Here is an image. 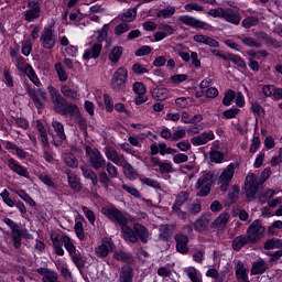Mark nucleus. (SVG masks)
Segmentation results:
<instances>
[{"label":"nucleus","instance_id":"nucleus-1","mask_svg":"<svg viewBox=\"0 0 282 282\" xmlns=\"http://www.w3.org/2000/svg\"><path fill=\"white\" fill-rule=\"evenodd\" d=\"M101 213L105 217H108L110 221H113V224H118L121 227V237L124 241H129L130 243H138V239H140L142 243L149 241V229L140 224H134L132 228L127 226L129 219H127V216H124L120 209L109 206L104 207Z\"/></svg>","mask_w":282,"mask_h":282},{"label":"nucleus","instance_id":"nucleus-2","mask_svg":"<svg viewBox=\"0 0 282 282\" xmlns=\"http://www.w3.org/2000/svg\"><path fill=\"white\" fill-rule=\"evenodd\" d=\"M213 184H215V174L212 172L203 173L195 184V188L198 191L197 196L208 197V195H210Z\"/></svg>","mask_w":282,"mask_h":282},{"label":"nucleus","instance_id":"nucleus-3","mask_svg":"<svg viewBox=\"0 0 282 282\" xmlns=\"http://www.w3.org/2000/svg\"><path fill=\"white\" fill-rule=\"evenodd\" d=\"M2 223L10 228L13 246L17 250H19V248H21L22 237H28V229H21V227L17 225L14 220L8 217L2 218Z\"/></svg>","mask_w":282,"mask_h":282},{"label":"nucleus","instance_id":"nucleus-4","mask_svg":"<svg viewBox=\"0 0 282 282\" xmlns=\"http://www.w3.org/2000/svg\"><path fill=\"white\" fill-rule=\"evenodd\" d=\"M237 166V163H230L218 176L217 184L223 193H226V191L230 188V182H232V178L235 177Z\"/></svg>","mask_w":282,"mask_h":282},{"label":"nucleus","instance_id":"nucleus-5","mask_svg":"<svg viewBox=\"0 0 282 282\" xmlns=\"http://www.w3.org/2000/svg\"><path fill=\"white\" fill-rule=\"evenodd\" d=\"M86 156L90 166H93L95 171H100V169H105V166H107V160L98 149H91L89 145L86 147Z\"/></svg>","mask_w":282,"mask_h":282},{"label":"nucleus","instance_id":"nucleus-6","mask_svg":"<svg viewBox=\"0 0 282 282\" xmlns=\"http://www.w3.org/2000/svg\"><path fill=\"white\" fill-rule=\"evenodd\" d=\"M265 227L261 224V220H254L247 229V237L250 243H259L263 238Z\"/></svg>","mask_w":282,"mask_h":282},{"label":"nucleus","instance_id":"nucleus-7","mask_svg":"<svg viewBox=\"0 0 282 282\" xmlns=\"http://www.w3.org/2000/svg\"><path fill=\"white\" fill-rule=\"evenodd\" d=\"M188 197H191V194L188 192H181L176 195L175 202L172 206V213L178 217V219H182L185 221L187 219L186 212L182 210V206L188 202Z\"/></svg>","mask_w":282,"mask_h":282},{"label":"nucleus","instance_id":"nucleus-8","mask_svg":"<svg viewBox=\"0 0 282 282\" xmlns=\"http://www.w3.org/2000/svg\"><path fill=\"white\" fill-rule=\"evenodd\" d=\"M26 8H29V10L24 12L26 23H34V21L41 19V0L29 1Z\"/></svg>","mask_w":282,"mask_h":282},{"label":"nucleus","instance_id":"nucleus-9","mask_svg":"<svg viewBox=\"0 0 282 282\" xmlns=\"http://www.w3.org/2000/svg\"><path fill=\"white\" fill-rule=\"evenodd\" d=\"M25 88L36 109H43L45 101L47 100V94L41 87H37L35 90L26 84Z\"/></svg>","mask_w":282,"mask_h":282},{"label":"nucleus","instance_id":"nucleus-10","mask_svg":"<svg viewBox=\"0 0 282 282\" xmlns=\"http://www.w3.org/2000/svg\"><path fill=\"white\" fill-rule=\"evenodd\" d=\"M128 78V72L124 67H119L115 70L111 80H110V87L113 91H120L122 87L124 86V83H127Z\"/></svg>","mask_w":282,"mask_h":282},{"label":"nucleus","instance_id":"nucleus-11","mask_svg":"<svg viewBox=\"0 0 282 282\" xmlns=\"http://www.w3.org/2000/svg\"><path fill=\"white\" fill-rule=\"evenodd\" d=\"M40 41L44 50H54L56 46V36L54 35V30L51 26L43 29Z\"/></svg>","mask_w":282,"mask_h":282},{"label":"nucleus","instance_id":"nucleus-12","mask_svg":"<svg viewBox=\"0 0 282 282\" xmlns=\"http://www.w3.org/2000/svg\"><path fill=\"white\" fill-rule=\"evenodd\" d=\"M52 127L54 129L55 135H53L52 144L54 147H61L64 140H67V135H65V127L59 121H52Z\"/></svg>","mask_w":282,"mask_h":282},{"label":"nucleus","instance_id":"nucleus-13","mask_svg":"<svg viewBox=\"0 0 282 282\" xmlns=\"http://www.w3.org/2000/svg\"><path fill=\"white\" fill-rule=\"evenodd\" d=\"M246 187V195L248 199H252L257 192L259 191V182L257 181V175L248 174L245 181Z\"/></svg>","mask_w":282,"mask_h":282},{"label":"nucleus","instance_id":"nucleus-14","mask_svg":"<svg viewBox=\"0 0 282 282\" xmlns=\"http://www.w3.org/2000/svg\"><path fill=\"white\" fill-rule=\"evenodd\" d=\"M51 100L54 105L55 111L62 116L63 111L67 107V99L62 96L56 89L51 90Z\"/></svg>","mask_w":282,"mask_h":282},{"label":"nucleus","instance_id":"nucleus-15","mask_svg":"<svg viewBox=\"0 0 282 282\" xmlns=\"http://www.w3.org/2000/svg\"><path fill=\"white\" fill-rule=\"evenodd\" d=\"M178 21L183 23V25H187L188 28H194L198 30H206L208 23L193 17V15H180Z\"/></svg>","mask_w":282,"mask_h":282},{"label":"nucleus","instance_id":"nucleus-16","mask_svg":"<svg viewBox=\"0 0 282 282\" xmlns=\"http://www.w3.org/2000/svg\"><path fill=\"white\" fill-rule=\"evenodd\" d=\"M215 139V132L213 130L205 131L196 137L191 139L193 147H202L208 144V142Z\"/></svg>","mask_w":282,"mask_h":282},{"label":"nucleus","instance_id":"nucleus-17","mask_svg":"<svg viewBox=\"0 0 282 282\" xmlns=\"http://www.w3.org/2000/svg\"><path fill=\"white\" fill-rule=\"evenodd\" d=\"M224 19L227 23H231V25H239L241 23V13H239L237 8H225Z\"/></svg>","mask_w":282,"mask_h":282},{"label":"nucleus","instance_id":"nucleus-18","mask_svg":"<svg viewBox=\"0 0 282 282\" xmlns=\"http://www.w3.org/2000/svg\"><path fill=\"white\" fill-rule=\"evenodd\" d=\"M210 221V214H203L199 218L195 220L194 230H196V232H206V230H208Z\"/></svg>","mask_w":282,"mask_h":282},{"label":"nucleus","instance_id":"nucleus-19","mask_svg":"<svg viewBox=\"0 0 282 282\" xmlns=\"http://www.w3.org/2000/svg\"><path fill=\"white\" fill-rule=\"evenodd\" d=\"M174 240L176 242V250L181 254H188V236L183 234H176L174 236Z\"/></svg>","mask_w":282,"mask_h":282},{"label":"nucleus","instance_id":"nucleus-20","mask_svg":"<svg viewBox=\"0 0 282 282\" xmlns=\"http://www.w3.org/2000/svg\"><path fill=\"white\" fill-rule=\"evenodd\" d=\"M105 155H106L107 160H110V162H112L113 164H117V166L122 164V162H124V160H126L124 155L119 154L118 151H116L111 147L105 148Z\"/></svg>","mask_w":282,"mask_h":282},{"label":"nucleus","instance_id":"nucleus-21","mask_svg":"<svg viewBox=\"0 0 282 282\" xmlns=\"http://www.w3.org/2000/svg\"><path fill=\"white\" fill-rule=\"evenodd\" d=\"M100 52H102V44L95 43L90 48H87L84 54V61H91V58H98L100 56Z\"/></svg>","mask_w":282,"mask_h":282},{"label":"nucleus","instance_id":"nucleus-22","mask_svg":"<svg viewBox=\"0 0 282 282\" xmlns=\"http://www.w3.org/2000/svg\"><path fill=\"white\" fill-rule=\"evenodd\" d=\"M66 175L68 180V186H70L72 191H74L75 193H79L83 186L80 185V178H78V175L72 172V170L66 171Z\"/></svg>","mask_w":282,"mask_h":282},{"label":"nucleus","instance_id":"nucleus-23","mask_svg":"<svg viewBox=\"0 0 282 282\" xmlns=\"http://www.w3.org/2000/svg\"><path fill=\"white\" fill-rule=\"evenodd\" d=\"M67 239V236H61V237H52L51 241L53 243V248L55 250V254L58 257H63L65 254V250L63 249V246H65V240Z\"/></svg>","mask_w":282,"mask_h":282},{"label":"nucleus","instance_id":"nucleus-24","mask_svg":"<svg viewBox=\"0 0 282 282\" xmlns=\"http://www.w3.org/2000/svg\"><path fill=\"white\" fill-rule=\"evenodd\" d=\"M8 166L13 173H17V175H21V177H30V172L25 170L21 164H19L14 159H10L8 161Z\"/></svg>","mask_w":282,"mask_h":282},{"label":"nucleus","instance_id":"nucleus-25","mask_svg":"<svg viewBox=\"0 0 282 282\" xmlns=\"http://www.w3.org/2000/svg\"><path fill=\"white\" fill-rule=\"evenodd\" d=\"M235 269H236V276L239 282H250L248 280V269L243 264V261L238 260Z\"/></svg>","mask_w":282,"mask_h":282},{"label":"nucleus","instance_id":"nucleus-26","mask_svg":"<svg viewBox=\"0 0 282 282\" xmlns=\"http://www.w3.org/2000/svg\"><path fill=\"white\" fill-rule=\"evenodd\" d=\"M80 171L85 180H90L93 186H98V174H96L91 167L83 164L80 165Z\"/></svg>","mask_w":282,"mask_h":282},{"label":"nucleus","instance_id":"nucleus-27","mask_svg":"<svg viewBox=\"0 0 282 282\" xmlns=\"http://www.w3.org/2000/svg\"><path fill=\"white\" fill-rule=\"evenodd\" d=\"M119 282H133V268L131 265L124 264L121 267Z\"/></svg>","mask_w":282,"mask_h":282},{"label":"nucleus","instance_id":"nucleus-28","mask_svg":"<svg viewBox=\"0 0 282 282\" xmlns=\"http://www.w3.org/2000/svg\"><path fill=\"white\" fill-rule=\"evenodd\" d=\"M228 221H230V214L223 213L212 223L210 227L224 230V228H226Z\"/></svg>","mask_w":282,"mask_h":282},{"label":"nucleus","instance_id":"nucleus-29","mask_svg":"<svg viewBox=\"0 0 282 282\" xmlns=\"http://www.w3.org/2000/svg\"><path fill=\"white\" fill-rule=\"evenodd\" d=\"M111 250H113V245L109 241H105V242H101L100 246H98L95 249V252L97 257H99L100 259H104L109 254V252H111Z\"/></svg>","mask_w":282,"mask_h":282},{"label":"nucleus","instance_id":"nucleus-30","mask_svg":"<svg viewBox=\"0 0 282 282\" xmlns=\"http://www.w3.org/2000/svg\"><path fill=\"white\" fill-rule=\"evenodd\" d=\"M61 94L63 95L64 98H69L70 100H79L80 99V94H78V90H76L67 85H63L61 87Z\"/></svg>","mask_w":282,"mask_h":282},{"label":"nucleus","instance_id":"nucleus-31","mask_svg":"<svg viewBox=\"0 0 282 282\" xmlns=\"http://www.w3.org/2000/svg\"><path fill=\"white\" fill-rule=\"evenodd\" d=\"M247 243H250V239L248 238L247 234L246 235H240L238 237H236L232 240V249L236 250V252H239V250H241V248H243V246H246Z\"/></svg>","mask_w":282,"mask_h":282},{"label":"nucleus","instance_id":"nucleus-32","mask_svg":"<svg viewBox=\"0 0 282 282\" xmlns=\"http://www.w3.org/2000/svg\"><path fill=\"white\" fill-rule=\"evenodd\" d=\"M184 272L186 276L192 282H203L204 280L202 279V273H199L195 267H187L184 269Z\"/></svg>","mask_w":282,"mask_h":282},{"label":"nucleus","instance_id":"nucleus-33","mask_svg":"<svg viewBox=\"0 0 282 282\" xmlns=\"http://www.w3.org/2000/svg\"><path fill=\"white\" fill-rule=\"evenodd\" d=\"M135 17H138V9L137 8H130L120 15V19L123 23H131L135 21Z\"/></svg>","mask_w":282,"mask_h":282},{"label":"nucleus","instance_id":"nucleus-34","mask_svg":"<svg viewBox=\"0 0 282 282\" xmlns=\"http://www.w3.org/2000/svg\"><path fill=\"white\" fill-rule=\"evenodd\" d=\"M268 268L265 260L259 259L258 261L253 262L251 268V274H263Z\"/></svg>","mask_w":282,"mask_h":282},{"label":"nucleus","instance_id":"nucleus-35","mask_svg":"<svg viewBox=\"0 0 282 282\" xmlns=\"http://www.w3.org/2000/svg\"><path fill=\"white\" fill-rule=\"evenodd\" d=\"M36 129L40 133V140L44 147H50V141L47 139V131L45 130V127L41 122V120L36 121Z\"/></svg>","mask_w":282,"mask_h":282},{"label":"nucleus","instance_id":"nucleus-36","mask_svg":"<svg viewBox=\"0 0 282 282\" xmlns=\"http://www.w3.org/2000/svg\"><path fill=\"white\" fill-rule=\"evenodd\" d=\"M67 113L70 116V118H77V116H80V109H78V106L76 104H67L66 108H64V111L62 112V116H67Z\"/></svg>","mask_w":282,"mask_h":282},{"label":"nucleus","instance_id":"nucleus-37","mask_svg":"<svg viewBox=\"0 0 282 282\" xmlns=\"http://www.w3.org/2000/svg\"><path fill=\"white\" fill-rule=\"evenodd\" d=\"M119 166H122L123 175H126L128 180H133V177H135V170L129 162H127V159H123V162L119 164Z\"/></svg>","mask_w":282,"mask_h":282},{"label":"nucleus","instance_id":"nucleus-38","mask_svg":"<svg viewBox=\"0 0 282 282\" xmlns=\"http://www.w3.org/2000/svg\"><path fill=\"white\" fill-rule=\"evenodd\" d=\"M113 259L117 261H122L123 263H131L133 261V257L127 251H115Z\"/></svg>","mask_w":282,"mask_h":282},{"label":"nucleus","instance_id":"nucleus-39","mask_svg":"<svg viewBox=\"0 0 282 282\" xmlns=\"http://www.w3.org/2000/svg\"><path fill=\"white\" fill-rule=\"evenodd\" d=\"M175 7L174 6H167L164 9H161L158 13L156 17L159 19H171L173 14H175Z\"/></svg>","mask_w":282,"mask_h":282},{"label":"nucleus","instance_id":"nucleus-40","mask_svg":"<svg viewBox=\"0 0 282 282\" xmlns=\"http://www.w3.org/2000/svg\"><path fill=\"white\" fill-rule=\"evenodd\" d=\"M241 25L246 30H250V28H256V25H259V18L254 15H249L241 21Z\"/></svg>","mask_w":282,"mask_h":282},{"label":"nucleus","instance_id":"nucleus-41","mask_svg":"<svg viewBox=\"0 0 282 282\" xmlns=\"http://www.w3.org/2000/svg\"><path fill=\"white\" fill-rule=\"evenodd\" d=\"M171 228H173V226H171V225H161L160 226L159 232H160L161 239L169 241V239L171 237H173V231H171Z\"/></svg>","mask_w":282,"mask_h":282},{"label":"nucleus","instance_id":"nucleus-42","mask_svg":"<svg viewBox=\"0 0 282 282\" xmlns=\"http://www.w3.org/2000/svg\"><path fill=\"white\" fill-rule=\"evenodd\" d=\"M264 250H275L276 248H282V239L272 238L264 242Z\"/></svg>","mask_w":282,"mask_h":282},{"label":"nucleus","instance_id":"nucleus-43","mask_svg":"<svg viewBox=\"0 0 282 282\" xmlns=\"http://www.w3.org/2000/svg\"><path fill=\"white\" fill-rule=\"evenodd\" d=\"M63 160L70 169H78V159L72 153H64Z\"/></svg>","mask_w":282,"mask_h":282},{"label":"nucleus","instance_id":"nucleus-44","mask_svg":"<svg viewBox=\"0 0 282 282\" xmlns=\"http://www.w3.org/2000/svg\"><path fill=\"white\" fill-rule=\"evenodd\" d=\"M54 67L58 76V80L61 83H65L68 78V75H67V72L65 70V66H63V63H56Z\"/></svg>","mask_w":282,"mask_h":282},{"label":"nucleus","instance_id":"nucleus-45","mask_svg":"<svg viewBox=\"0 0 282 282\" xmlns=\"http://www.w3.org/2000/svg\"><path fill=\"white\" fill-rule=\"evenodd\" d=\"M152 97L155 98V100H166V98H169V90L165 88H154L152 90Z\"/></svg>","mask_w":282,"mask_h":282},{"label":"nucleus","instance_id":"nucleus-46","mask_svg":"<svg viewBox=\"0 0 282 282\" xmlns=\"http://www.w3.org/2000/svg\"><path fill=\"white\" fill-rule=\"evenodd\" d=\"M175 105L178 109H186L193 105V99L191 97H178L175 99Z\"/></svg>","mask_w":282,"mask_h":282},{"label":"nucleus","instance_id":"nucleus-47","mask_svg":"<svg viewBox=\"0 0 282 282\" xmlns=\"http://www.w3.org/2000/svg\"><path fill=\"white\" fill-rule=\"evenodd\" d=\"M15 194L20 197V199H23V202H25V204H29V206H31L32 208L36 206V202H34V199H32V197L29 196V194H26L25 191L18 189L15 191Z\"/></svg>","mask_w":282,"mask_h":282},{"label":"nucleus","instance_id":"nucleus-48","mask_svg":"<svg viewBox=\"0 0 282 282\" xmlns=\"http://www.w3.org/2000/svg\"><path fill=\"white\" fill-rule=\"evenodd\" d=\"M121 57H122V46H116L109 53V61L111 63H118V61H120Z\"/></svg>","mask_w":282,"mask_h":282},{"label":"nucleus","instance_id":"nucleus-49","mask_svg":"<svg viewBox=\"0 0 282 282\" xmlns=\"http://www.w3.org/2000/svg\"><path fill=\"white\" fill-rule=\"evenodd\" d=\"M70 259L73 263H75L76 268H78V270H83V268H85V258H83V254H80V252L73 253V256H70Z\"/></svg>","mask_w":282,"mask_h":282},{"label":"nucleus","instance_id":"nucleus-50","mask_svg":"<svg viewBox=\"0 0 282 282\" xmlns=\"http://www.w3.org/2000/svg\"><path fill=\"white\" fill-rule=\"evenodd\" d=\"M210 162H215V164H221L224 162V153L219 150H212L209 153Z\"/></svg>","mask_w":282,"mask_h":282},{"label":"nucleus","instance_id":"nucleus-51","mask_svg":"<svg viewBox=\"0 0 282 282\" xmlns=\"http://www.w3.org/2000/svg\"><path fill=\"white\" fill-rule=\"evenodd\" d=\"M186 209L189 215H199L202 213V204L199 202L188 203Z\"/></svg>","mask_w":282,"mask_h":282},{"label":"nucleus","instance_id":"nucleus-52","mask_svg":"<svg viewBox=\"0 0 282 282\" xmlns=\"http://www.w3.org/2000/svg\"><path fill=\"white\" fill-rule=\"evenodd\" d=\"M226 58L227 61H231V63H235V65H238V67H246V62L239 55L228 53Z\"/></svg>","mask_w":282,"mask_h":282},{"label":"nucleus","instance_id":"nucleus-53","mask_svg":"<svg viewBox=\"0 0 282 282\" xmlns=\"http://www.w3.org/2000/svg\"><path fill=\"white\" fill-rule=\"evenodd\" d=\"M235 98H237V94L235 93V90L229 89L226 94L225 97L223 99V105L225 107H230V105H232V100H235Z\"/></svg>","mask_w":282,"mask_h":282},{"label":"nucleus","instance_id":"nucleus-54","mask_svg":"<svg viewBox=\"0 0 282 282\" xmlns=\"http://www.w3.org/2000/svg\"><path fill=\"white\" fill-rule=\"evenodd\" d=\"M1 199L4 202L9 208H14L15 204L12 198H10V192L8 189H3L0 194Z\"/></svg>","mask_w":282,"mask_h":282},{"label":"nucleus","instance_id":"nucleus-55","mask_svg":"<svg viewBox=\"0 0 282 282\" xmlns=\"http://www.w3.org/2000/svg\"><path fill=\"white\" fill-rule=\"evenodd\" d=\"M241 44L247 47H261V43H259L254 37H241Z\"/></svg>","mask_w":282,"mask_h":282},{"label":"nucleus","instance_id":"nucleus-56","mask_svg":"<svg viewBox=\"0 0 282 282\" xmlns=\"http://www.w3.org/2000/svg\"><path fill=\"white\" fill-rule=\"evenodd\" d=\"M109 177L110 176L105 171H101L99 173V182H100L101 186H104V188H109L111 186V178H109Z\"/></svg>","mask_w":282,"mask_h":282},{"label":"nucleus","instance_id":"nucleus-57","mask_svg":"<svg viewBox=\"0 0 282 282\" xmlns=\"http://www.w3.org/2000/svg\"><path fill=\"white\" fill-rule=\"evenodd\" d=\"M39 180L45 184V186H48L50 188H56V183L50 177V175L42 173L39 175Z\"/></svg>","mask_w":282,"mask_h":282},{"label":"nucleus","instance_id":"nucleus-58","mask_svg":"<svg viewBox=\"0 0 282 282\" xmlns=\"http://www.w3.org/2000/svg\"><path fill=\"white\" fill-rule=\"evenodd\" d=\"M209 17H213L214 19H224L226 14V8H216L210 9L208 11Z\"/></svg>","mask_w":282,"mask_h":282},{"label":"nucleus","instance_id":"nucleus-59","mask_svg":"<svg viewBox=\"0 0 282 282\" xmlns=\"http://www.w3.org/2000/svg\"><path fill=\"white\" fill-rule=\"evenodd\" d=\"M64 248L67 250L69 257L74 256L76 252V246H74L72 238L68 236H66V239L64 240Z\"/></svg>","mask_w":282,"mask_h":282},{"label":"nucleus","instance_id":"nucleus-60","mask_svg":"<svg viewBox=\"0 0 282 282\" xmlns=\"http://www.w3.org/2000/svg\"><path fill=\"white\" fill-rule=\"evenodd\" d=\"M74 228H75L77 238L80 241H83L85 239V229L83 228V223L80 220H76Z\"/></svg>","mask_w":282,"mask_h":282},{"label":"nucleus","instance_id":"nucleus-61","mask_svg":"<svg viewBox=\"0 0 282 282\" xmlns=\"http://www.w3.org/2000/svg\"><path fill=\"white\" fill-rule=\"evenodd\" d=\"M132 72L137 74V76H142V74H149V69L147 68V66L140 63L133 64Z\"/></svg>","mask_w":282,"mask_h":282},{"label":"nucleus","instance_id":"nucleus-62","mask_svg":"<svg viewBox=\"0 0 282 282\" xmlns=\"http://www.w3.org/2000/svg\"><path fill=\"white\" fill-rule=\"evenodd\" d=\"M74 121L79 127L80 131H87V119L83 117V113L74 118Z\"/></svg>","mask_w":282,"mask_h":282},{"label":"nucleus","instance_id":"nucleus-63","mask_svg":"<svg viewBox=\"0 0 282 282\" xmlns=\"http://www.w3.org/2000/svg\"><path fill=\"white\" fill-rule=\"evenodd\" d=\"M160 173H175V170L173 169V164L169 162H162L159 165Z\"/></svg>","mask_w":282,"mask_h":282},{"label":"nucleus","instance_id":"nucleus-64","mask_svg":"<svg viewBox=\"0 0 282 282\" xmlns=\"http://www.w3.org/2000/svg\"><path fill=\"white\" fill-rule=\"evenodd\" d=\"M105 169L110 177H118V169L116 167V165H113L112 163H106Z\"/></svg>","mask_w":282,"mask_h":282}]
</instances>
